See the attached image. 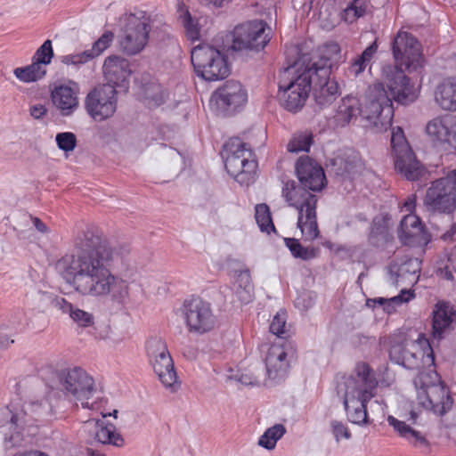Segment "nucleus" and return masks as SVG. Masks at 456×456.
I'll return each mask as SVG.
<instances>
[{
	"label": "nucleus",
	"instance_id": "1a4fd4ad",
	"mask_svg": "<svg viewBox=\"0 0 456 456\" xmlns=\"http://www.w3.org/2000/svg\"><path fill=\"white\" fill-rule=\"evenodd\" d=\"M122 36L119 41L120 47L128 55H134L142 52L149 40L151 29V19L143 11L126 13L122 16Z\"/></svg>",
	"mask_w": 456,
	"mask_h": 456
},
{
	"label": "nucleus",
	"instance_id": "b1692460",
	"mask_svg": "<svg viewBox=\"0 0 456 456\" xmlns=\"http://www.w3.org/2000/svg\"><path fill=\"white\" fill-rule=\"evenodd\" d=\"M132 71L129 61L119 56H109L103 63V74L107 81L105 85L126 89Z\"/></svg>",
	"mask_w": 456,
	"mask_h": 456
},
{
	"label": "nucleus",
	"instance_id": "8fccbe9b",
	"mask_svg": "<svg viewBox=\"0 0 456 456\" xmlns=\"http://www.w3.org/2000/svg\"><path fill=\"white\" fill-rule=\"evenodd\" d=\"M330 429L337 442H339L341 439L348 440L351 438V433L348 428L342 421L332 420L330 422Z\"/></svg>",
	"mask_w": 456,
	"mask_h": 456
},
{
	"label": "nucleus",
	"instance_id": "f704fd0d",
	"mask_svg": "<svg viewBox=\"0 0 456 456\" xmlns=\"http://www.w3.org/2000/svg\"><path fill=\"white\" fill-rule=\"evenodd\" d=\"M13 74L17 79L23 83H33L45 77L46 69L32 61L29 65L14 69Z\"/></svg>",
	"mask_w": 456,
	"mask_h": 456
},
{
	"label": "nucleus",
	"instance_id": "f03ea898",
	"mask_svg": "<svg viewBox=\"0 0 456 456\" xmlns=\"http://www.w3.org/2000/svg\"><path fill=\"white\" fill-rule=\"evenodd\" d=\"M296 172L301 186L294 182L286 183L282 196L288 204L297 211V225L305 240L313 241L319 237L317 223V196L310 192L321 191L326 182L322 167L308 156L301 157L296 164Z\"/></svg>",
	"mask_w": 456,
	"mask_h": 456
},
{
	"label": "nucleus",
	"instance_id": "ddd939ff",
	"mask_svg": "<svg viewBox=\"0 0 456 456\" xmlns=\"http://www.w3.org/2000/svg\"><path fill=\"white\" fill-rule=\"evenodd\" d=\"M379 84L384 85L390 101L408 105L415 102L419 96V90L411 79L405 75L402 67L398 65H386L381 70Z\"/></svg>",
	"mask_w": 456,
	"mask_h": 456
},
{
	"label": "nucleus",
	"instance_id": "423d86ee",
	"mask_svg": "<svg viewBox=\"0 0 456 456\" xmlns=\"http://www.w3.org/2000/svg\"><path fill=\"white\" fill-rule=\"evenodd\" d=\"M60 385V395L61 399L66 398L74 402L77 406L81 404L85 409H94L96 402L90 403V400L97 395L95 381L84 369L73 367L62 370L58 374Z\"/></svg>",
	"mask_w": 456,
	"mask_h": 456
},
{
	"label": "nucleus",
	"instance_id": "6e6552de",
	"mask_svg": "<svg viewBox=\"0 0 456 456\" xmlns=\"http://www.w3.org/2000/svg\"><path fill=\"white\" fill-rule=\"evenodd\" d=\"M391 361L406 369L432 367L435 363L433 349L428 340L422 335L415 340L405 339L391 346Z\"/></svg>",
	"mask_w": 456,
	"mask_h": 456
},
{
	"label": "nucleus",
	"instance_id": "dca6fc26",
	"mask_svg": "<svg viewBox=\"0 0 456 456\" xmlns=\"http://www.w3.org/2000/svg\"><path fill=\"white\" fill-rule=\"evenodd\" d=\"M270 29L260 20H249L237 25L232 31L231 48L234 51H261L270 41Z\"/></svg>",
	"mask_w": 456,
	"mask_h": 456
},
{
	"label": "nucleus",
	"instance_id": "ea45409f",
	"mask_svg": "<svg viewBox=\"0 0 456 456\" xmlns=\"http://www.w3.org/2000/svg\"><path fill=\"white\" fill-rule=\"evenodd\" d=\"M369 8L367 0H353L343 11L342 19L347 23H353L365 15Z\"/></svg>",
	"mask_w": 456,
	"mask_h": 456
},
{
	"label": "nucleus",
	"instance_id": "0eeeda50",
	"mask_svg": "<svg viewBox=\"0 0 456 456\" xmlns=\"http://www.w3.org/2000/svg\"><path fill=\"white\" fill-rule=\"evenodd\" d=\"M224 167L241 185L248 186L255 181L257 163L247 143L239 138L230 139L224 146Z\"/></svg>",
	"mask_w": 456,
	"mask_h": 456
},
{
	"label": "nucleus",
	"instance_id": "7c9ffc66",
	"mask_svg": "<svg viewBox=\"0 0 456 456\" xmlns=\"http://www.w3.org/2000/svg\"><path fill=\"white\" fill-rule=\"evenodd\" d=\"M362 105L361 100L355 96L347 95L342 98L337 110V121L341 126H345L357 119L358 117L362 118Z\"/></svg>",
	"mask_w": 456,
	"mask_h": 456
},
{
	"label": "nucleus",
	"instance_id": "6e6d98bb",
	"mask_svg": "<svg viewBox=\"0 0 456 456\" xmlns=\"http://www.w3.org/2000/svg\"><path fill=\"white\" fill-rule=\"evenodd\" d=\"M46 112L47 109L45 108V106L40 103L32 105L29 108L30 115L36 119L43 118L46 114Z\"/></svg>",
	"mask_w": 456,
	"mask_h": 456
},
{
	"label": "nucleus",
	"instance_id": "052dcab7",
	"mask_svg": "<svg viewBox=\"0 0 456 456\" xmlns=\"http://www.w3.org/2000/svg\"><path fill=\"white\" fill-rule=\"evenodd\" d=\"M415 206H416V195L411 194L404 201L403 208H405L406 211L409 212V214H413L412 212L415 209Z\"/></svg>",
	"mask_w": 456,
	"mask_h": 456
},
{
	"label": "nucleus",
	"instance_id": "4468645a",
	"mask_svg": "<svg viewBox=\"0 0 456 456\" xmlns=\"http://www.w3.org/2000/svg\"><path fill=\"white\" fill-rule=\"evenodd\" d=\"M391 155L395 169L402 176L410 181L418 180L424 169L417 160L401 127L393 128L391 134Z\"/></svg>",
	"mask_w": 456,
	"mask_h": 456
},
{
	"label": "nucleus",
	"instance_id": "bf43d9fd",
	"mask_svg": "<svg viewBox=\"0 0 456 456\" xmlns=\"http://www.w3.org/2000/svg\"><path fill=\"white\" fill-rule=\"evenodd\" d=\"M436 274L441 279H444L446 281L453 280V274H452V271L448 268V266L438 268L436 271Z\"/></svg>",
	"mask_w": 456,
	"mask_h": 456
},
{
	"label": "nucleus",
	"instance_id": "7ed1b4c3",
	"mask_svg": "<svg viewBox=\"0 0 456 456\" xmlns=\"http://www.w3.org/2000/svg\"><path fill=\"white\" fill-rule=\"evenodd\" d=\"M378 381L370 366L365 362L356 364L354 375L344 378L338 385L343 393L344 406L348 419L356 425L368 424L367 403L374 396Z\"/></svg>",
	"mask_w": 456,
	"mask_h": 456
},
{
	"label": "nucleus",
	"instance_id": "4be33fe9",
	"mask_svg": "<svg viewBox=\"0 0 456 456\" xmlns=\"http://www.w3.org/2000/svg\"><path fill=\"white\" fill-rule=\"evenodd\" d=\"M417 399L423 408L440 416L450 411L453 403L450 391L443 382L431 387L430 390H420Z\"/></svg>",
	"mask_w": 456,
	"mask_h": 456
},
{
	"label": "nucleus",
	"instance_id": "0e129e2a",
	"mask_svg": "<svg viewBox=\"0 0 456 456\" xmlns=\"http://www.w3.org/2000/svg\"><path fill=\"white\" fill-rule=\"evenodd\" d=\"M356 164H353L352 162L345 161V169L344 172L352 175L356 172Z\"/></svg>",
	"mask_w": 456,
	"mask_h": 456
},
{
	"label": "nucleus",
	"instance_id": "a211bd4d",
	"mask_svg": "<svg viewBox=\"0 0 456 456\" xmlns=\"http://www.w3.org/2000/svg\"><path fill=\"white\" fill-rule=\"evenodd\" d=\"M330 65L325 61L312 60L309 66L311 67L314 101L322 110L333 103L338 94V83L330 79Z\"/></svg>",
	"mask_w": 456,
	"mask_h": 456
},
{
	"label": "nucleus",
	"instance_id": "f257e3e1",
	"mask_svg": "<svg viewBox=\"0 0 456 456\" xmlns=\"http://www.w3.org/2000/svg\"><path fill=\"white\" fill-rule=\"evenodd\" d=\"M61 277L82 297L110 298L124 304L130 284L139 271L127 243H111L95 226L79 230L72 240V253L56 263Z\"/></svg>",
	"mask_w": 456,
	"mask_h": 456
},
{
	"label": "nucleus",
	"instance_id": "680f3d73",
	"mask_svg": "<svg viewBox=\"0 0 456 456\" xmlns=\"http://www.w3.org/2000/svg\"><path fill=\"white\" fill-rule=\"evenodd\" d=\"M22 438L20 436V434L17 432L16 434H12L9 438L5 437V442L10 444V446L19 445Z\"/></svg>",
	"mask_w": 456,
	"mask_h": 456
},
{
	"label": "nucleus",
	"instance_id": "bb28decb",
	"mask_svg": "<svg viewBox=\"0 0 456 456\" xmlns=\"http://www.w3.org/2000/svg\"><path fill=\"white\" fill-rule=\"evenodd\" d=\"M419 271L420 262L417 258L408 259L400 265L389 267V281L395 287L412 285L418 281Z\"/></svg>",
	"mask_w": 456,
	"mask_h": 456
},
{
	"label": "nucleus",
	"instance_id": "338daca9",
	"mask_svg": "<svg viewBox=\"0 0 456 456\" xmlns=\"http://www.w3.org/2000/svg\"><path fill=\"white\" fill-rule=\"evenodd\" d=\"M17 422H18L17 416H12V419H11V426L17 428L18 427V423Z\"/></svg>",
	"mask_w": 456,
	"mask_h": 456
},
{
	"label": "nucleus",
	"instance_id": "79ce46f5",
	"mask_svg": "<svg viewBox=\"0 0 456 456\" xmlns=\"http://www.w3.org/2000/svg\"><path fill=\"white\" fill-rule=\"evenodd\" d=\"M255 218L262 232L270 233L275 232L269 207L266 204H258L256 206Z\"/></svg>",
	"mask_w": 456,
	"mask_h": 456
},
{
	"label": "nucleus",
	"instance_id": "2eb2a0df",
	"mask_svg": "<svg viewBox=\"0 0 456 456\" xmlns=\"http://www.w3.org/2000/svg\"><path fill=\"white\" fill-rule=\"evenodd\" d=\"M182 315L188 331L203 335L211 331L216 323L210 303L200 297L186 299L181 308Z\"/></svg>",
	"mask_w": 456,
	"mask_h": 456
},
{
	"label": "nucleus",
	"instance_id": "774afa93",
	"mask_svg": "<svg viewBox=\"0 0 456 456\" xmlns=\"http://www.w3.org/2000/svg\"><path fill=\"white\" fill-rule=\"evenodd\" d=\"M416 418H417L416 413L412 411V412L411 413V419L413 420V422H415Z\"/></svg>",
	"mask_w": 456,
	"mask_h": 456
},
{
	"label": "nucleus",
	"instance_id": "c756f323",
	"mask_svg": "<svg viewBox=\"0 0 456 456\" xmlns=\"http://www.w3.org/2000/svg\"><path fill=\"white\" fill-rule=\"evenodd\" d=\"M453 120L451 117H437L431 119L426 126V133L433 142H451L454 138Z\"/></svg>",
	"mask_w": 456,
	"mask_h": 456
},
{
	"label": "nucleus",
	"instance_id": "473e14b6",
	"mask_svg": "<svg viewBox=\"0 0 456 456\" xmlns=\"http://www.w3.org/2000/svg\"><path fill=\"white\" fill-rule=\"evenodd\" d=\"M87 426L94 425L96 428L95 439L103 444H112L120 447L124 444V439L116 431L113 424H105L102 420H88Z\"/></svg>",
	"mask_w": 456,
	"mask_h": 456
},
{
	"label": "nucleus",
	"instance_id": "864d4df0",
	"mask_svg": "<svg viewBox=\"0 0 456 456\" xmlns=\"http://www.w3.org/2000/svg\"><path fill=\"white\" fill-rule=\"evenodd\" d=\"M53 306L60 310L62 314H69L70 316L71 312H73L75 306L67 301L63 297H56L53 300Z\"/></svg>",
	"mask_w": 456,
	"mask_h": 456
},
{
	"label": "nucleus",
	"instance_id": "20e7f679",
	"mask_svg": "<svg viewBox=\"0 0 456 456\" xmlns=\"http://www.w3.org/2000/svg\"><path fill=\"white\" fill-rule=\"evenodd\" d=\"M312 59L299 57L280 75L278 99L287 110L297 112L305 105L312 89Z\"/></svg>",
	"mask_w": 456,
	"mask_h": 456
},
{
	"label": "nucleus",
	"instance_id": "e2e57ef3",
	"mask_svg": "<svg viewBox=\"0 0 456 456\" xmlns=\"http://www.w3.org/2000/svg\"><path fill=\"white\" fill-rule=\"evenodd\" d=\"M33 223L37 230L40 232H47V226L37 217L33 218Z\"/></svg>",
	"mask_w": 456,
	"mask_h": 456
},
{
	"label": "nucleus",
	"instance_id": "5fc2aeb1",
	"mask_svg": "<svg viewBox=\"0 0 456 456\" xmlns=\"http://www.w3.org/2000/svg\"><path fill=\"white\" fill-rule=\"evenodd\" d=\"M236 379L243 385H259L260 379L254 373H240L237 375Z\"/></svg>",
	"mask_w": 456,
	"mask_h": 456
},
{
	"label": "nucleus",
	"instance_id": "39448f33",
	"mask_svg": "<svg viewBox=\"0 0 456 456\" xmlns=\"http://www.w3.org/2000/svg\"><path fill=\"white\" fill-rule=\"evenodd\" d=\"M394 117L393 102L383 84H373L368 89L362 105V120L364 127L373 133L387 131Z\"/></svg>",
	"mask_w": 456,
	"mask_h": 456
},
{
	"label": "nucleus",
	"instance_id": "69168bd1",
	"mask_svg": "<svg viewBox=\"0 0 456 456\" xmlns=\"http://www.w3.org/2000/svg\"><path fill=\"white\" fill-rule=\"evenodd\" d=\"M14 456H47V455L45 453L38 452V451H30V452H23V453H19Z\"/></svg>",
	"mask_w": 456,
	"mask_h": 456
},
{
	"label": "nucleus",
	"instance_id": "3c124183",
	"mask_svg": "<svg viewBox=\"0 0 456 456\" xmlns=\"http://www.w3.org/2000/svg\"><path fill=\"white\" fill-rule=\"evenodd\" d=\"M91 57L87 50L78 53L67 54L61 57V61L65 65H80L91 61Z\"/></svg>",
	"mask_w": 456,
	"mask_h": 456
},
{
	"label": "nucleus",
	"instance_id": "a18cd8bd",
	"mask_svg": "<svg viewBox=\"0 0 456 456\" xmlns=\"http://www.w3.org/2000/svg\"><path fill=\"white\" fill-rule=\"evenodd\" d=\"M312 143V136L306 134H301L293 136L288 143V151L297 153L299 151H308Z\"/></svg>",
	"mask_w": 456,
	"mask_h": 456
},
{
	"label": "nucleus",
	"instance_id": "58836bf2",
	"mask_svg": "<svg viewBox=\"0 0 456 456\" xmlns=\"http://www.w3.org/2000/svg\"><path fill=\"white\" fill-rule=\"evenodd\" d=\"M285 245L289 248L292 256L296 258L307 261L318 256L319 248L314 247H303L299 240L294 238H286Z\"/></svg>",
	"mask_w": 456,
	"mask_h": 456
},
{
	"label": "nucleus",
	"instance_id": "09e8293b",
	"mask_svg": "<svg viewBox=\"0 0 456 456\" xmlns=\"http://www.w3.org/2000/svg\"><path fill=\"white\" fill-rule=\"evenodd\" d=\"M270 331L278 337H283L288 334L286 330L285 312H279L275 314L270 324Z\"/></svg>",
	"mask_w": 456,
	"mask_h": 456
},
{
	"label": "nucleus",
	"instance_id": "603ef678",
	"mask_svg": "<svg viewBox=\"0 0 456 456\" xmlns=\"http://www.w3.org/2000/svg\"><path fill=\"white\" fill-rule=\"evenodd\" d=\"M340 46L336 42H328L324 45V59H320L319 61H325L328 63V61H338L340 56Z\"/></svg>",
	"mask_w": 456,
	"mask_h": 456
},
{
	"label": "nucleus",
	"instance_id": "393cba45",
	"mask_svg": "<svg viewBox=\"0 0 456 456\" xmlns=\"http://www.w3.org/2000/svg\"><path fill=\"white\" fill-rule=\"evenodd\" d=\"M78 87L76 83L55 86L51 93L53 106L63 117L71 116L78 108Z\"/></svg>",
	"mask_w": 456,
	"mask_h": 456
},
{
	"label": "nucleus",
	"instance_id": "aec40b11",
	"mask_svg": "<svg viewBox=\"0 0 456 456\" xmlns=\"http://www.w3.org/2000/svg\"><path fill=\"white\" fill-rule=\"evenodd\" d=\"M64 399H61L57 388L45 385L25 403V411L37 419L51 418L63 411Z\"/></svg>",
	"mask_w": 456,
	"mask_h": 456
},
{
	"label": "nucleus",
	"instance_id": "a19ab883",
	"mask_svg": "<svg viewBox=\"0 0 456 456\" xmlns=\"http://www.w3.org/2000/svg\"><path fill=\"white\" fill-rule=\"evenodd\" d=\"M286 433L282 424H275L266 429L259 438L258 444L265 449L272 450L275 447L277 441Z\"/></svg>",
	"mask_w": 456,
	"mask_h": 456
},
{
	"label": "nucleus",
	"instance_id": "4c0bfd02",
	"mask_svg": "<svg viewBox=\"0 0 456 456\" xmlns=\"http://www.w3.org/2000/svg\"><path fill=\"white\" fill-rule=\"evenodd\" d=\"M378 47V43L375 40L351 63L348 68V74L353 77H357L361 74L376 54Z\"/></svg>",
	"mask_w": 456,
	"mask_h": 456
},
{
	"label": "nucleus",
	"instance_id": "9d476101",
	"mask_svg": "<svg viewBox=\"0 0 456 456\" xmlns=\"http://www.w3.org/2000/svg\"><path fill=\"white\" fill-rule=\"evenodd\" d=\"M424 205L432 213L450 214L456 209V169L431 183Z\"/></svg>",
	"mask_w": 456,
	"mask_h": 456
},
{
	"label": "nucleus",
	"instance_id": "4d7b16f0",
	"mask_svg": "<svg viewBox=\"0 0 456 456\" xmlns=\"http://www.w3.org/2000/svg\"><path fill=\"white\" fill-rule=\"evenodd\" d=\"M413 297V293L410 289L404 288L402 289L401 293L398 296L394 297L391 300L395 303H403L409 302Z\"/></svg>",
	"mask_w": 456,
	"mask_h": 456
},
{
	"label": "nucleus",
	"instance_id": "9b49d317",
	"mask_svg": "<svg viewBox=\"0 0 456 456\" xmlns=\"http://www.w3.org/2000/svg\"><path fill=\"white\" fill-rule=\"evenodd\" d=\"M146 350L149 362L161 384L172 392L176 391L180 382L166 343L160 338H152L147 341Z\"/></svg>",
	"mask_w": 456,
	"mask_h": 456
},
{
	"label": "nucleus",
	"instance_id": "6ab92c4d",
	"mask_svg": "<svg viewBox=\"0 0 456 456\" xmlns=\"http://www.w3.org/2000/svg\"><path fill=\"white\" fill-rule=\"evenodd\" d=\"M395 65L416 70L422 64L421 45L410 33L399 31L392 43Z\"/></svg>",
	"mask_w": 456,
	"mask_h": 456
},
{
	"label": "nucleus",
	"instance_id": "2f4dec72",
	"mask_svg": "<svg viewBox=\"0 0 456 456\" xmlns=\"http://www.w3.org/2000/svg\"><path fill=\"white\" fill-rule=\"evenodd\" d=\"M436 102L445 110H456V78L440 83L435 90Z\"/></svg>",
	"mask_w": 456,
	"mask_h": 456
},
{
	"label": "nucleus",
	"instance_id": "412c9836",
	"mask_svg": "<svg viewBox=\"0 0 456 456\" xmlns=\"http://www.w3.org/2000/svg\"><path fill=\"white\" fill-rule=\"evenodd\" d=\"M247 99V91L242 85L238 81L229 80L213 93L211 102L218 112L230 114L243 106Z\"/></svg>",
	"mask_w": 456,
	"mask_h": 456
},
{
	"label": "nucleus",
	"instance_id": "c85d7f7f",
	"mask_svg": "<svg viewBox=\"0 0 456 456\" xmlns=\"http://www.w3.org/2000/svg\"><path fill=\"white\" fill-rule=\"evenodd\" d=\"M387 422L393 427L394 430L411 445L423 452H428L429 442L421 432L393 416H388Z\"/></svg>",
	"mask_w": 456,
	"mask_h": 456
},
{
	"label": "nucleus",
	"instance_id": "a878e982",
	"mask_svg": "<svg viewBox=\"0 0 456 456\" xmlns=\"http://www.w3.org/2000/svg\"><path fill=\"white\" fill-rule=\"evenodd\" d=\"M455 319L456 311L452 305L445 302L437 303L433 310V338L439 340L449 334L453 329Z\"/></svg>",
	"mask_w": 456,
	"mask_h": 456
},
{
	"label": "nucleus",
	"instance_id": "49530a36",
	"mask_svg": "<svg viewBox=\"0 0 456 456\" xmlns=\"http://www.w3.org/2000/svg\"><path fill=\"white\" fill-rule=\"evenodd\" d=\"M55 141L59 149L65 152L74 151L77 145L76 135L70 132H62L57 134Z\"/></svg>",
	"mask_w": 456,
	"mask_h": 456
},
{
	"label": "nucleus",
	"instance_id": "c03bdc74",
	"mask_svg": "<svg viewBox=\"0 0 456 456\" xmlns=\"http://www.w3.org/2000/svg\"><path fill=\"white\" fill-rule=\"evenodd\" d=\"M114 34L111 31H105L93 45L92 48L87 50L91 59L102 54L112 43Z\"/></svg>",
	"mask_w": 456,
	"mask_h": 456
},
{
	"label": "nucleus",
	"instance_id": "c9c22d12",
	"mask_svg": "<svg viewBox=\"0 0 456 456\" xmlns=\"http://www.w3.org/2000/svg\"><path fill=\"white\" fill-rule=\"evenodd\" d=\"M178 20L183 25L185 35L191 41L200 38V27L197 19L193 18L183 4L178 5Z\"/></svg>",
	"mask_w": 456,
	"mask_h": 456
},
{
	"label": "nucleus",
	"instance_id": "f8f14e48",
	"mask_svg": "<svg viewBox=\"0 0 456 456\" xmlns=\"http://www.w3.org/2000/svg\"><path fill=\"white\" fill-rule=\"evenodd\" d=\"M191 58L198 76L207 81L224 79L230 74L225 57L211 45H203L194 47Z\"/></svg>",
	"mask_w": 456,
	"mask_h": 456
},
{
	"label": "nucleus",
	"instance_id": "13d9d810",
	"mask_svg": "<svg viewBox=\"0 0 456 456\" xmlns=\"http://www.w3.org/2000/svg\"><path fill=\"white\" fill-rule=\"evenodd\" d=\"M94 336L96 339H107L110 337V330L108 326H100L94 328Z\"/></svg>",
	"mask_w": 456,
	"mask_h": 456
},
{
	"label": "nucleus",
	"instance_id": "e433bc0d",
	"mask_svg": "<svg viewBox=\"0 0 456 456\" xmlns=\"http://www.w3.org/2000/svg\"><path fill=\"white\" fill-rule=\"evenodd\" d=\"M434 367L435 364L432 367H422L423 370H419L414 378L413 385L417 391V396L420 390H430L431 387L436 386L438 382H441Z\"/></svg>",
	"mask_w": 456,
	"mask_h": 456
},
{
	"label": "nucleus",
	"instance_id": "5701e85b",
	"mask_svg": "<svg viewBox=\"0 0 456 456\" xmlns=\"http://www.w3.org/2000/svg\"><path fill=\"white\" fill-rule=\"evenodd\" d=\"M398 237L402 243L408 246L423 247L430 241V234L414 214H407L401 220Z\"/></svg>",
	"mask_w": 456,
	"mask_h": 456
},
{
	"label": "nucleus",
	"instance_id": "cd10ccee",
	"mask_svg": "<svg viewBox=\"0 0 456 456\" xmlns=\"http://www.w3.org/2000/svg\"><path fill=\"white\" fill-rule=\"evenodd\" d=\"M266 373L271 379H283L289 370L287 353L283 346L273 345L265 357Z\"/></svg>",
	"mask_w": 456,
	"mask_h": 456
},
{
	"label": "nucleus",
	"instance_id": "72a5a7b5",
	"mask_svg": "<svg viewBox=\"0 0 456 456\" xmlns=\"http://www.w3.org/2000/svg\"><path fill=\"white\" fill-rule=\"evenodd\" d=\"M234 293L240 302L247 304L253 297V285L250 273L248 270L240 271L236 277L233 284Z\"/></svg>",
	"mask_w": 456,
	"mask_h": 456
},
{
	"label": "nucleus",
	"instance_id": "37998d69",
	"mask_svg": "<svg viewBox=\"0 0 456 456\" xmlns=\"http://www.w3.org/2000/svg\"><path fill=\"white\" fill-rule=\"evenodd\" d=\"M53 56L54 53L53 49V43L50 39H47L36 51L32 57V61L37 62L38 64L44 66L45 69H46V66L51 63Z\"/></svg>",
	"mask_w": 456,
	"mask_h": 456
},
{
	"label": "nucleus",
	"instance_id": "de8ad7c7",
	"mask_svg": "<svg viewBox=\"0 0 456 456\" xmlns=\"http://www.w3.org/2000/svg\"><path fill=\"white\" fill-rule=\"evenodd\" d=\"M69 317L79 327H91L94 323V317L91 313L79 309L77 307L74 308Z\"/></svg>",
	"mask_w": 456,
	"mask_h": 456
},
{
	"label": "nucleus",
	"instance_id": "f3484780",
	"mask_svg": "<svg viewBox=\"0 0 456 456\" xmlns=\"http://www.w3.org/2000/svg\"><path fill=\"white\" fill-rule=\"evenodd\" d=\"M84 103L90 118L96 122L104 121L117 110V90L110 85L95 86L86 94Z\"/></svg>",
	"mask_w": 456,
	"mask_h": 456
}]
</instances>
